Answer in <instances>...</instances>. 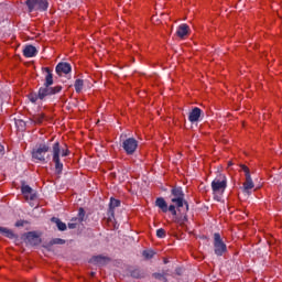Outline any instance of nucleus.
I'll return each mask as SVG.
<instances>
[{"label": "nucleus", "mask_w": 282, "mask_h": 282, "mask_svg": "<svg viewBox=\"0 0 282 282\" xmlns=\"http://www.w3.org/2000/svg\"><path fill=\"white\" fill-rule=\"evenodd\" d=\"M122 149L126 151L127 155H133L138 151V140L134 138H128L122 142Z\"/></svg>", "instance_id": "6e6552de"}, {"label": "nucleus", "mask_w": 282, "mask_h": 282, "mask_svg": "<svg viewBox=\"0 0 282 282\" xmlns=\"http://www.w3.org/2000/svg\"><path fill=\"white\" fill-rule=\"evenodd\" d=\"M72 221H78V224L85 221V209L83 207L78 209L77 218H73Z\"/></svg>", "instance_id": "6ab92c4d"}, {"label": "nucleus", "mask_w": 282, "mask_h": 282, "mask_svg": "<svg viewBox=\"0 0 282 282\" xmlns=\"http://www.w3.org/2000/svg\"><path fill=\"white\" fill-rule=\"evenodd\" d=\"M65 245V240L62 238H54L50 241V246H63Z\"/></svg>", "instance_id": "b1692460"}, {"label": "nucleus", "mask_w": 282, "mask_h": 282, "mask_svg": "<svg viewBox=\"0 0 282 282\" xmlns=\"http://www.w3.org/2000/svg\"><path fill=\"white\" fill-rule=\"evenodd\" d=\"M120 206V200L116 198L110 199V210L118 208Z\"/></svg>", "instance_id": "a878e982"}, {"label": "nucleus", "mask_w": 282, "mask_h": 282, "mask_svg": "<svg viewBox=\"0 0 282 282\" xmlns=\"http://www.w3.org/2000/svg\"><path fill=\"white\" fill-rule=\"evenodd\" d=\"M51 221L53 224H56L58 230H61L62 232L67 230V225L65 223H62L59 218L53 217V218H51Z\"/></svg>", "instance_id": "a211bd4d"}, {"label": "nucleus", "mask_w": 282, "mask_h": 282, "mask_svg": "<svg viewBox=\"0 0 282 282\" xmlns=\"http://www.w3.org/2000/svg\"><path fill=\"white\" fill-rule=\"evenodd\" d=\"M21 191L26 202H29V199L30 202H34V199H36V193H34V189H32L30 185H22Z\"/></svg>", "instance_id": "9b49d317"}, {"label": "nucleus", "mask_w": 282, "mask_h": 282, "mask_svg": "<svg viewBox=\"0 0 282 282\" xmlns=\"http://www.w3.org/2000/svg\"><path fill=\"white\" fill-rule=\"evenodd\" d=\"M55 72L58 76L69 74V72H72V65H69L68 63H59L57 64Z\"/></svg>", "instance_id": "f8f14e48"}, {"label": "nucleus", "mask_w": 282, "mask_h": 282, "mask_svg": "<svg viewBox=\"0 0 282 282\" xmlns=\"http://www.w3.org/2000/svg\"><path fill=\"white\" fill-rule=\"evenodd\" d=\"M226 188H228V177H226V174L220 173L212 182V191L216 202H221Z\"/></svg>", "instance_id": "f257e3e1"}, {"label": "nucleus", "mask_w": 282, "mask_h": 282, "mask_svg": "<svg viewBox=\"0 0 282 282\" xmlns=\"http://www.w3.org/2000/svg\"><path fill=\"white\" fill-rule=\"evenodd\" d=\"M132 276H134V279H138V276H140V274L138 273V271H133Z\"/></svg>", "instance_id": "473e14b6"}, {"label": "nucleus", "mask_w": 282, "mask_h": 282, "mask_svg": "<svg viewBox=\"0 0 282 282\" xmlns=\"http://www.w3.org/2000/svg\"><path fill=\"white\" fill-rule=\"evenodd\" d=\"M43 69L46 74L44 86L52 87V85H54V76L52 75V69H50V67H44Z\"/></svg>", "instance_id": "2eb2a0df"}, {"label": "nucleus", "mask_w": 282, "mask_h": 282, "mask_svg": "<svg viewBox=\"0 0 282 282\" xmlns=\"http://www.w3.org/2000/svg\"><path fill=\"white\" fill-rule=\"evenodd\" d=\"M142 254L144 259H153V257L155 256V252H153V250H144Z\"/></svg>", "instance_id": "bb28decb"}, {"label": "nucleus", "mask_w": 282, "mask_h": 282, "mask_svg": "<svg viewBox=\"0 0 282 282\" xmlns=\"http://www.w3.org/2000/svg\"><path fill=\"white\" fill-rule=\"evenodd\" d=\"M228 166H232V162H229V163H228Z\"/></svg>", "instance_id": "f704fd0d"}, {"label": "nucleus", "mask_w": 282, "mask_h": 282, "mask_svg": "<svg viewBox=\"0 0 282 282\" xmlns=\"http://www.w3.org/2000/svg\"><path fill=\"white\" fill-rule=\"evenodd\" d=\"M25 6L29 12H45L50 8L47 0H26Z\"/></svg>", "instance_id": "39448f33"}, {"label": "nucleus", "mask_w": 282, "mask_h": 282, "mask_svg": "<svg viewBox=\"0 0 282 282\" xmlns=\"http://www.w3.org/2000/svg\"><path fill=\"white\" fill-rule=\"evenodd\" d=\"M15 226H18V227H19V226H23V224H21V223H17V224H15Z\"/></svg>", "instance_id": "72a5a7b5"}, {"label": "nucleus", "mask_w": 282, "mask_h": 282, "mask_svg": "<svg viewBox=\"0 0 282 282\" xmlns=\"http://www.w3.org/2000/svg\"><path fill=\"white\" fill-rule=\"evenodd\" d=\"M85 86V83L83 82V79H76L74 87H75V91L77 94H80V91H83V87Z\"/></svg>", "instance_id": "412c9836"}, {"label": "nucleus", "mask_w": 282, "mask_h": 282, "mask_svg": "<svg viewBox=\"0 0 282 282\" xmlns=\"http://www.w3.org/2000/svg\"><path fill=\"white\" fill-rule=\"evenodd\" d=\"M23 55L25 56V58H32L36 56V47H34L33 45L25 46L23 50Z\"/></svg>", "instance_id": "f3484780"}, {"label": "nucleus", "mask_w": 282, "mask_h": 282, "mask_svg": "<svg viewBox=\"0 0 282 282\" xmlns=\"http://www.w3.org/2000/svg\"><path fill=\"white\" fill-rule=\"evenodd\" d=\"M0 234L8 237V239H14V232L6 227H0Z\"/></svg>", "instance_id": "aec40b11"}, {"label": "nucleus", "mask_w": 282, "mask_h": 282, "mask_svg": "<svg viewBox=\"0 0 282 282\" xmlns=\"http://www.w3.org/2000/svg\"><path fill=\"white\" fill-rule=\"evenodd\" d=\"M50 147L47 144H40L37 148L33 149L32 158L33 160H37V162L47 163L50 160Z\"/></svg>", "instance_id": "20e7f679"}, {"label": "nucleus", "mask_w": 282, "mask_h": 282, "mask_svg": "<svg viewBox=\"0 0 282 282\" xmlns=\"http://www.w3.org/2000/svg\"><path fill=\"white\" fill-rule=\"evenodd\" d=\"M25 241L30 246H39L41 243V237L35 231H29L25 234Z\"/></svg>", "instance_id": "9d476101"}, {"label": "nucleus", "mask_w": 282, "mask_h": 282, "mask_svg": "<svg viewBox=\"0 0 282 282\" xmlns=\"http://www.w3.org/2000/svg\"><path fill=\"white\" fill-rule=\"evenodd\" d=\"M199 118H202V109H199L198 107H195L189 112L188 120L189 122H198Z\"/></svg>", "instance_id": "4468645a"}, {"label": "nucleus", "mask_w": 282, "mask_h": 282, "mask_svg": "<svg viewBox=\"0 0 282 282\" xmlns=\"http://www.w3.org/2000/svg\"><path fill=\"white\" fill-rule=\"evenodd\" d=\"M44 120H45V113H37L33 116V122H35V124H43Z\"/></svg>", "instance_id": "4be33fe9"}, {"label": "nucleus", "mask_w": 282, "mask_h": 282, "mask_svg": "<svg viewBox=\"0 0 282 282\" xmlns=\"http://www.w3.org/2000/svg\"><path fill=\"white\" fill-rule=\"evenodd\" d=\"M241 171H243L245 173V177H247V175H250V169L247 165H240Z\"/></svg>", "instance_id": "c85d7f7f"}, {"label": "nucleus", "mask_w": 282, "mask_h": 282, "mask_svg": "<svg viewBox=\"0 0 282 282\" xmlns=\"http://www.w3.org/2000/svg\"><path fill=\"white\" fill-rule=\"evenodd\" d=\"M76 226H78V221H74V223H68V228L70 230H74L76 228Z\"/></svg>", "instance_id": "c756f323"}, {"label": "nucleus", "mask_w": 282, "mask_h": 282, "mask_svg": "<svg viewBox=\"0 0 282 282\" xmlns=\"http://www.w3.org/2000/svg\"><path fill=\"white\" fill-rule=\"evenodd\" d=\"M191 32V26L188 24H181L177 28L176 35L178 39H184L185 36H188V33Z\"/></svg>", "instance_id": "ddd939ff"}, {"label": "nucleus", "mask_w": 282, "mask_h": 282, "mask_svg": "<svg viewBox=\"0 0 282 282\" xmlns=\"http://www.w3.org/2000/svg\"><path fill=\"white\" fill-rule=\"evenodd\" d=\"M156 237H159V239H164V237H166V230H164L163 228L158 229Z\"/></svg>", "instance_id": "cd10ccee"}, {"label": "nucleus", "mask_w": 282, "mask_h": 282, "mask_svg": "<svg viewBox=\"0 0 282 282\" xmlns=\"http://www.w3.org/2000/svg\"><path fill=\"white\" fill-rule=\"evenodd\" d=\"M228 247L224 243L221 235L219 232L214 234V252L216 257H224V253L227 252Z\"/></svg>", "instance_id": "423d86ee"}, {"label": "nucleus", "mask_w": 282, "mask_h": 282, "mask_svg": "<svg viewBox=\"0 0 282 282\" xmlns=\"http://www.w3.org/2000/svg\"><path fill=\"white\" fill-rule=\"evenodd\" d=\"M28 98H29L30 102H33V105H36V102L39 100H41V97H39V93L37 94L31 93V94H29Z\"/></svg>", "instance_id": "5701e85b"}, {"label": "nucleus", "mask_w": 282, "mask_h": 282, "mask_svg": "<svg viewBox=\"0 0 282 282\" xmlns=\"http://www.w3.org/2000/svg\"><path fill=\"white\" fill-rule=\"evenodd\" d=\"M3 153H6V148L0 144V155H3Z\"/></svg>", "instance_id": "2f4dec72"}, {"label": "nucleus", "mask_w": 282, "mask_h": 282, "mask_svg": "<svg viewBox=\"0 0 282 282\" xmlns=\"http://www.w3.org/2000/svg\"><path fill=\"white\" fill-rule=\"evenodd\" d=\"M153 276H154V279H164V275H162L160 273H154Z\"/></svg>", "instance_id": "7c9ffc66"}, {"label": "nucleus", "mask_w": 282, "mask_h": 282, "mask_svg": "<svg viewBox=\"0 0 282 282\" xmlns=\"http://www.w3.org/2000/svg\"><path fill=\"white\" fill-rule=\"evenodd\" d=\"M61 91H63V86L51 87L44 85V87H41L37 93L40 100H44L47 96H54L55 94H61Z\"/></svg>", "instance_id": "0eeeda50"}, {"label": "nucleus", "mask_w": 282, "mask_h": 282, "mask_svg": "<svg viewBox=\"0 0 282 282\" xmlns=\"http://www.w3.org/2000/svg\"><path fill=\"white\" fill-rule=\"evenodd\" d=\"M61 155L62 158H67L69 155V150H61V143L55 142L52 147V160L55 164V172L57 175H61L63 173V163L61 162Z\"/></svg>", "instance_id": "f03ea898"}, {"label": "nucleus", "mask_w": 282, "mask_h": 282, "mask_svg": "<svg viewBox=\"0 0 282 282\" xmlns=\"http://www.w3.org/2000/svg\"><path fill=\"white\" fill-rule=\"evenodd\" d=\"M246 181L243 183V191L245 193H249L250 191H252V188H254V182H252V176L251 175H246Z\"/></svg>", "instance_id": "dca6fc26"}, {"label": "nucleus", "mask_w": 282, "mask_h": 282, "mask_svg": "<svg viewBox=\"0 0 282 282\" xmlns=\"http://www.w3.org/2000/svg\"><path fill=\"white\" fill-rule=\"evenodd\" d=\"M171 195V202L174 204L175 208L177 207V210H182L185 206V213H188V203L184 199V191H182V187L172 188Z\"/></svg>", "instance_id": "7ed1b4c3"}, {"label": "nucleus", "mask_w": 282, "mask_h": 282, "mask_svg": "<svg viewBox=\"0 0 282 282\" xmlns=\"http://www.w3.org/2000/svg\"><path fill=\"white\" fill-rule=\"evenodd\" d=\"M155 204L159 208H161L162 213H169V210H170L171 214L173 215V217L177 216V209H175V205L169 206L166 204V200H164V198H158Z\"/></svg>", "instance_id": "1a4fd4ad"}, {"label": "nucleus", "mask_w": 282, "mask_h": 282, "mask_svg": "<svg viewBox=\"0 0 282 282\" xmlns=\"http://www.w3.org/2000/svg\"><path fill=\"white\" fill-rule=\"evenodd\" d=\"M93 261L95 263H105V261H109V258L104 257V256H96L93 258Z\"/></svg>", "instance_id": "393cba45"}]
</instances>
